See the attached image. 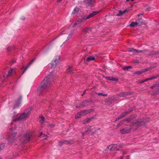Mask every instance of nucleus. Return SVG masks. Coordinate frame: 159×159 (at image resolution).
<instances>
[{"mask_svg":"<svg viewBox=\"0 0 159 159\" xmlns=\"http://www.w3.org/2000/svg\"><path fill=\"white\" fill-rule=\"evenodd\" d=\"M111 145L109 146L108 147H107L106 148L107 150L108 149H109L110 150V148H111Z\"/></svg>","mask_w":159,"mask_h":159,"instance_id":"obj_56","label":"nucleus"},{"mask_svg":"<svg viewBox=\"0 0 159 159\" xmlns=\"http://www.w3.org/2000/svg\"><path fill=\"white\" fill-rule=\"evenodd\" d=\"M92 127V126H90L89 127L87 131V132H90L93 129H92L91 128V127Z\"/></svg>","mask_w":159,"mask_h":159,"instance_id":"obj_44","label":"nucleus"},{"mask_svg":"<svg viewBox=\"0 0 159 159\" xmlns=\"http://www.w3.org/2000/svg\"><path fill=\"white\" fill-rule=\"evenodd\" d=\"M149 70V68H147L146 69L141 70L140 71H137L135 72V74L139 75H140L141 73L145 72L146 71Z\"/></svg>","mask_w":159,"mask_h":159,"instance_id":"obj_22","label":"nucleus"},{"mask_svg":"<svg viewBox=\"0 0 159 159\" xmlns=\"http://www.w3.org/2000/svg\"><path fill=\"white\" fill-rule=\"evenodd\" d=\"M124 122V121L123 120H122L120 121V122L118 123V124H117V125L116 126V127L117 128L120 127L121 125L122 124H123Z\"/></svg>","mask_w":159,"mask_h":159,"instance_id":"obj_34","label":"nucleus"},{"mask_svg":"<svg viewBox=\"0 0 159 159\" xmlns=\"http://www.w3.org/2000/svg\"><path fill=\"white\" fill-rule=\"evenodd\" d=\"M126 153H125V152H122V154H123V156H121V157H120V159H123V156Z\"/></svg>","mask_w":159,"mask_h":159,"instance_id":"obj_49","label":"nucleus"},{"mask_svg":"<svg viewBox=\"0 0 159 159\" xmlns=\"http://www.w3.org/2000/svg\"><path fill=\"white\" fill-rule=\"evenodd\" d=\"M79 11V8L77 7H76L74 9L72 12V14H77V13H78Z\"/></svg>","mask_w":159,"mask_h":159,"instance_id":"obj_30","label":"nucleus"},{"mask_svg":"<svg viewBox=\"0 0 159 159\" xmlns=\"http://www.w3.org/2000/svg\"><path fill=\"white\" fill-rule=\"evenodd\" d=\"M135 25L138 26V25H137V22L135 21V22H132L130 25L129 26L130 27H134L135 26Z\"/></svg>","mask_w":159,"mask_h":159,"instance_id":"obj_33","label":"nucleus"},{"mask_svg":"<svg viewBox=\"0 0 159 159\" xmlns=\"http://www.w3.org/2000/svg\"><path fill=\"white\" fill-rule=\"evenodd\" d=\"M51 79L50 75H49L45 77L38 86L37 92L39 95H43L48 91L51 83Z\"/></svg>","mask_w":159,"mask_h":159,"instance_id":"obj_1","label":"nucleus"},{"mask_svg":"<svg viewBox=\"0 0 159 159\" xmlns=\"http://www.w3.org/2000/svg\"><path fill=\"white\" fill-rule=\"evenodd\" d=\"M22 99V97L20 96L19 98L16 101V103L13 106V109H14L18 107L19 106L21 102V101Z\"/></svg>","mask_w":159,"mask_h":159,"instance_id":"obj_11","label":"nucleus"},{"mask_svg":"<svg viewBox=\"0 0 159 159\" xmlns=\"http://www.w3.org/2000/svg\"><path fill=\"white\" fill-rule=\"evenodd\" d=\"M25 19V18L24 17H22L21 18V19L22 20H24Z\"/></svg>","mask_w":159,"mask_h":159,"instance_id":"obj_61","label":"nucleus"},{"mask_svg":"<svg viewBox=\"0 0 159 159\" xmlns=\"http://www.w3.org/2000/svg\"><path fill=\"white\" fill-rule=\"evenodd\" d=\"M100 11H93L92 13L89 14L87 16H86V19H89L90 18L94 16H95L98 14L99 12H100Z\"/></svg>","mask_w":159,"mask_h":159,"instance_id":"obj_14","label":"nucleus"},{"mask_svg":"<svg viewBox=\"0 0 159 159\" xmlns=\"http://www.w3.org/2000/svg\"><path fill=\"white\" fill-rule=\"evenodd\" d=\"M157 77H159V75H157V76H152V77H150V78H147V79H145L143 80H141L139 81V84L143 83H144V82H145V81H147L152 80L153 79L156 78Z\"/></svg>","mask_w":159,"mask_h":159,"instance_id":"obj_15","label":"nucleus"},{"mask_svg":"<svg viewBox=\"0 0 159 159\" xmlns=\"http://www.w3.org/2000/svg\"><path fill=\"white\" fill-rule=\"evenodd\" d=\"M86 91V90H85L84 91V92L83 93L81 94V96H83L85 94Z\"/></svg>","mask_w":159,"mask_h":159,"instance_id":"obj_54","label":"nucleus"},{"mask_svg":"<svg viewBox=\"0 0 159 159\" xmlns=\"http://www.w3.org/2000/svg\"><path fill=\"white\" fill-rule=\"evenodd\" d=\"M86 20V16H82L80 18H79L78 20L74 23V25H77L79 24L82 22H84Z\"/></svg>","mask_w":159,"mask_h":159,"instance_id":"obj_9","label":"nucleus"},{"mask_svg":"<svg viewBox=\"0 0 159 159\" xmlns=\"http://www.w3.org/2000/svg\"><path fill=\"white\" fill-rule=\"evenodd\" d=\"M89 104V101L84 100L80 103L77 105L76 106V107L77 108H79L81 107H84L88 106Z\"/></svg>","mask_w":159,"mask_h":159,"instance_id":"obj_4","label":"nucleus"},{"mask_svg":"<svg viewBox=\"0 0 159 159\" xmlns=\"http://www.w3.org/2000/svg\"><path fill=\"white\" fill-rule=\"evenodd\" d=\"M83 30L85 34H86L87 33H89V32L92 31V28L85 27L83 28Z\"/></svg>","mask_w":159,"mask_h":159,"instance_id":"obj_16","label":"nucleus"},{"mask_svg":"<svg viewBox=\"0 0 159 159\" xmlns=\"http://www.w3.org/2000/svg\"><path fill=\"white\" fill-rule=\"evenodd\" d=\"M11 61L13 63L16 62L15 60L13 59H12Z\"/></svg>","mask_w":159,"mask_h":159,"instance_id":"obj_55","label":"nucleus"},{"mask_svg":"<svg viewBox=\"0 0 159 159\" xmlns=\"http://www.w3.org/2000/svg\"><path fill=\"white\" fill-rule=\"evenodd\" d=\"M31 110V108H28L22 114H21L19 117L17 119V120H21L27 118L29 116V113Z\"/></svg>","mask_w":159,"mask_h":159,"instance_id":"obj_3","label":"nucleus"},{"mask_svg":"<svg viewBox=\"0 0 159 159\" xmlns=\"http://www.w3.org/2000/svg\"><path fill=\"white\" fill-rule=\"evenodd\" d=\"M36 59V58H33L31 61H30L28 63V64L25 67V68L24 66H23L21 69L22 70L23 69H24V71L23 72L22 75L25 72L26 70L29 68L30 66L32 64V63L35 61Z\"/></svg>","mask_w":159,"mask_h":159,"instance_id":"obj_12","label":"nucleus"},{"mask_svg":"<svg viewBox=\"0 0 159 159\" xmlns=\"http://www.w3.org/2000/svg\"><path fill=\"white\" fill-rule=\"evenodd\" d=\"M95 60V58L94 57L90 56L88 57L86 60H84V63H87L89 61H90Z\"/></svg>","mask_w":159,"mask_h":159,"instance_id":"obj_24","label":"nucleus"},{"mask_svg":"<svg viewBox=\"0 0 159 159\" xmlns=\"http://www.w3.org/2000/svg\"><path fill=\"white\" fill-rule=\"evenodd\" d=\"M14 140L15 138H14L13 137L9 136L7 140L8 143L9 144H11L14 142Z\"/></svg>","mask_w":159,"mask_h":159,"instance_id":"obj_25","label":"nucleus"},{"mask_svg":"<svg viewBox=\"0 0 159 159\" xmlns=\"http://www.w3.org/2000/svg\"><path fill=\"white\" fill-rule=\"evenodd\" d=\"M93 111H94V110L93 109H90L86 110V111L87 112V113L88 114L89 113H90L92 112H93Z\"/></svg>","mask_w":159,"mask_h":159,"instance_id":"obj_42","label":"nucleus"},{"mask_svg":"<svg viewBox=\"0 0 159 159\" xmlns=\"http://www.w3.org/2000/svg\"><path fill=\"white\" fill-rule=\"evenodd\" d=\"M131 130V129H126L125 128L123 129L120 130V133L122 134H125L128 133Z\"/></svg>","mask_w":159,"mask_h":159,"instance_id":"obj_19","label":"nucleus"},{"mask_svg":"<svg viewBox=\"0 0 159 159\" xmlns=\"http://www.w3.org/2000/svg\"><path fill=\"white\" fill-rule=\"evenodd\" d=\"M16 133H13L10 136H12L14 138H15V137L16 136Z\"/></svg>","mask_w":159,"mask_h":159,"instance_id":"obj_45","label":"nucleus"},{"mask_svg":"<svg viewBox=\"0 0 159 159\" xmlns=\"http://www.w3.org/2000/svg\"><path fill=\"white\" fill-rule=\"evenodd\" d=\"M159 87V86H158L157 84H155L153 86H151L150 87V88L151 89H153V88H156V87Z\"/></svg>","mask_w":159,"mask_h":159,"instance_id":"obj_43","label":"nucleus"},{"mask_svg":"<svg viewBox=\"0 0 159 159\" xmlns=\"http://www.w3.org/2000/svg\"><path fill=\"white\" fill-rule=\"evenodd\" d=\"M23 139L22 141L23 143H26L29 142L30 139V135L28 132H26L23 136Z\"/></svg>","mask_w":159,"mask_h":159,"instance_id":"obj_7","label":"nucleus"},{"mask_svg":"<svg viewBox=\"0 0 159 159\" xmlns=\"http://www.w3.org/2000/svg\"><path fill=\"white\" fill-rule=\"evenodd\" d=\"M94 118L93 117H91L86 118L83 121V124H85L87 123H89Z\"/></svg>","mask_w":159,"mask_h":159,"instance_id":"obj_17","label":"nucleus"},{"mask_svg":"<svg viewBox=\"0 0 159 159\" xmlns=\"http://www.w3.org/2000/svg\"><path fill=\"white\" fill-rule=\"evenodd\" d=\"M143 6L145 7H147L148 6V5L147 4H143Z\"/></svg>","mask_w":159,"mask_h":159,"instance_id":"obj_60","label":"nucleus"},{"mask_svg":"<svg viewBox=\"0 0 159 159\" xmlns=\"http://www.w3.org/2000/svg\"><path fill=\"white\" fill-rule=\"evenodd\" d=\"M129 157L128 155L126 156V159H129Z\"/></svg>","mask_w":159,"mask_h":159,"instance_id":"obj_63","label":"nucleus"},{"mask_svg":"<svg viewBox=\"0 0 159 159\" xmlns=\"http://www.w3.org/2000/svg\"><path fill=\"white\" fill-rule=\"evenodd\" d=\"M129 51L130 52H133V51H135L136 49H134V48H129Z\"/></svg>","mask_w":159,"mask_h":159,"instance_id":"obj_46","label":"nucleus"},{"mask_svg":"<svg viewBox=\"0 0 159 159\" xmlns=\"http://www.w3.org/2000/svg\"><path fill=\"white\" fill-rule=\"evenodd\" d=\"M111 148H110V150L111 151H117L119 150L118 148H116L117 144H112L111 145Z\"/></svg>","mask_w":159,"mask_h":159,"instance_id":"obj_18","label":"nucleus"},{"mask_svg":"<svg viewBox=\"0 0 159 159\" xmlns=\"http://www.w3.org/2000/svg\"><path fill=\"white\" fill-rule=\"evenodd\" d=\"M5 145L4 143H2L0 145V151L2 150L4 148Z\"/></svg>","mask_w":159,"mask_h":159,"instance_id":"obj_36","label":"nucleus"},{"mask_svg":"<svg viewBox=\"0 0 159 159\" xmlns=\"http://www.w3.org/2000/svg\"><path fill=\"white\" fill-rule=\"evenodd\" d=\"M15 46L14 45L9 47L7 48V51L8 52L11 51L12 50L15 49Z\"/></svg>","mask_w":159,"mask_h":159,"instance_id":"obj_28","label":"nucleus"},{"mask_svg":"<svg viewBox=\"0 0 159 159\" xmlns=\"http://www.w3.org/2000/svg\"><path fill=\"white\" fill-rule=\"evenodd\" d=\"M136 118V116L135 115H131L129 117L125 118L123 120L124 122L126 121L127 122H129Z\"/></svg>","mask_w":159,"mask_h":159,"instance_id":"obj_13","label":"nucleus"},{"mask_svg":"<svg viewBox=\"0 0 159 159\" xmlns=\"http://www.w3.org/2000/svg\"><path fill=\"white\" fill-rule=\"evenodd\" d=\"M130 93L129 92H123L121 93L118 94V96L120 97H125L126 96L129 95Z\"/></svg>","mask_w":159,"mask_h":159,"instance_id":"obj_20","label":"nucleus"},{"mask_svg":"<svg viewBox=\"0 0 159 159\" xmlns=\"http://www.w3.org/2000/svg\"><path fill=\"white\" fill-rule=\"evenodd\" d=\"M98 95L99 96H107L108 95L107 94H103L102 93H99L98 94Z\"/></svg>","mask_w":159,"mask_h":159,"instance_id":"obj_41","label":"nucleus"},{"mask_svg":"<svg viewBox=\"0 0 159 159\" xmlns=\"http://www.w3.org/2000/svg\"><path fill=\"white\" fill-rule=\"evenodd\" d=\"M135 109V107H131L129 109H128L126 111L127 112H128V113L129 114L131 112L133 111Z\"/></svg>","mask_w":159,"mask_h":159,"instance_id":"obj_32","label":"nucleus"},{"mask_svg":"<svg viewBox=\"0 0 159 159\" xmlns=\"http://www.w3.org/2000/svg\"><path fill=\"white\" fill-rule=\"evenodd\" d=\"M73 70L72 69V67L71 66H69V68L66 71V72L68 74H71L73 73Z\"/></svg>","mask_w":159,"mask_h":159,"instance_id":"obj_27","label":"nucleus"},{"mask_svg":"<svg viewBox=\"0 0 159 159\" xmlns=\"http://www.w3.org/2000/svg\"><path fill=\"white\" fill-rule=\"evenodd\" d=\"M83 116L81 111L78 112L75 115V118L76 119H79L80 118L81 116Z\"/></svg>","mask_w":159,"mask_h":159,"instance_id":"obj_29","label":"nucleus"},{"mask_svg":"<svg viewBox=\"0 0 159 159\" xmlns=\"http://www.w3.org/2000/svg\"><path fill=\"white\" fill-rule=\"evenodd\" d=\"M75 142V141L72 139L70 140H64L63 141H59L58 142V146H61L64 144H72Z\"/></svg>","mask_w":159,"mask_h":159,"instance_id":"obj_6","label":"nucleus"},{"mask_svg":"<svg viewBox=\"0 0 159 159\" xmlns=\"http://www.w3.org/2000/svg\"><path fill=\"white\" fill-rule=\"evenodd\" d=\"M135 50V52H145L147 51L146 49L144 50H139L137 49H136Z\"/></svg>","mask_w":159,"mask_h":159,"instance_id":"obj_38","label":"nucleus"},{"mask_svg":"<svg viewBox=\"0 0 159 159\" xmlns=\"http://www.w3.org/2000/svg\"><path fill=\"white\" fill-rule=\"evenodd\" d=\"M145 120L143 118H139L135 120L134 122H132L130 125V127H133V126H135L138 127L145 125Z\"/></svg>","mask_w":159,"mask_h":159,"instance_id":"obj_2","label":"nucleus"},{"mask_svg":"<svg viewBox=\"0 0 159 159\" xmlns=\"http://www.w3.org/2000/svg\"><path fill=\"white\" fill-rule=\"evenodd\" d=\"M136 21L137 22V25L139 26H141L143 24V22L142 18H138Z\"/></svg>","mask_w":159,"mask_h":159,"instance_id":"obj_23","label":"nucleus"},{"mask_svg":"<svg viewBox=\"0 0 159 159\" xmlns=\"http://www.w3.org/2000/svg\"><path fill=\"white\" fill-rule=\"evenodd\" d=\"M39 118H40L43 121H44V120L45 119L44 117L42 115H40Z\"/></svg>","mask_w":159,"mask_h":159,"instance_id":"obj_47","label":"nucleus"},{"mask_svg":"<svg viewBox=\"0 0 159 159\" xmlns=\"http://www.w3.org/2000/svg\"><path fill=\"white\" fill-rule=\"evenodd\" d=\"M123 145V144L122 143H121L119 144L118 146L120 147H122V146Z\"/></svg>","mask_w":159,"mask_h":159,"instance_id":"obj_52","label":"nucleus"},{"mask_svg":"<svg viewBox=\"0 0 159 159\" xmlns=\"http://www.w3.org/2000/svg\"><path fill=\"white\" fill-rule=\"evenodd\" d=\"M84 2L87 6L93 7L95 2L94 0H84Z\"/></svg>","mask_w":159,"mask_h":159,"instance_id":"obj_10","label":"nucleus"},{"mask_svg":"<svg viewBox=\"0 0 159 159\" xmlns=\"http://www.w3.org/2000/svg\"><path fill=\"white\" fill-rule=\"evenodd\" d=\"M104 78L107 80H112L117 81L118 80V79L113 77V76H107L105 77Z\"/></svg>","mask_w":159,"mask_h":159,"instance_id":"obj_21","label":"nucleus"},{"mask_svg":"<svg viewBox=\"0 0 159 159\" xmlns=\"http://www.w3.org/2000/svg\"><path fill=\"white\" fill-rule=\"evenodd\" d=\"M127 11V10H125L124 11H122L121 10L119 11V13L117 14V16H121L123 14L125 13L126 11Z\"/></svg>","mask_w":159,"mask_h":159,"instance_id":"obj_31","label":"nucleus"},{"mask_svg":"<svg viewBox=\"0 0 159 159\" xmlns=\"http://www.w3.org/2000/svg\"><path fill=\"white\" fill-rule=\"evenodd\" d=\"M158 53H159V52H158V51H155L154 52H152V53H151V54H152V55H155V54H158Z\"/></svg>","mask_w":159,"mask_h":159,"instance_id":"obj_48","label":"nucleus"},{"mask_svg":"<svg viewBox=\"0 0 159 159\" xmlns=\"http://www.w3.org/2000/svg\"><path fill=\"white\" fill-rule=\"evenodd\" d=\"M128 112H127V111H125V112H122L121 114L124 117H125V116L126 115H128Z\"/></svg>","mask_w":159,"mask_h":159,"instance_id":"obj_40","label":"nucleus"},{"mask_svg":"<svg viewBox=\"0 0 159 159\" xmlns=\"http://www.w3.org/2000/svg\"><path fill=\"white\" fill-rule=\"evenodd\" d=\"M12 70H9L8 72V74H5L3 75V77L5 78H8L12 74Z\"/></svg>","mask_w":159,"mask_h":159,"instance_id":"obj_26","label":"nucleus"},{"mask_svg":"<svg viewBox=\"0 0 159 159\" xmlns=\"http://www.w3.org/2000/svg\"><path fill=\"white\" fill-rule=\"evenodd\" d=\"M87 133V131H84V132L83 133H82V134H86V133Z\"/></svg>","mask_w":159,"mask_h":159,"instance_id":"obj_57","label":"nucleus"},{"mask_svg":"<svg viewBox=\"0 0 159 159\" xmlns=\"http://www.w3.org/2000/svg\"><path fill=\"white\" fill-rule=\"evenodd\" d=\"M138 62H139V61L137 60H135L134 61V62H135V63H138Z\"/></svg>","mask_w":159,"mask_h":159,"instance_id":"obj_62","label":"nucleus"},{"mask_svg":"<svg viewBox=\"0 0 159 159\" xmlns=\"http://www.w3.org/2000/svg\"><path fill=\"white\" fill-rule=\"evenodd\" d=\"M42 134H43V133L42 132H41V133H39V134L38 135V137H40L42 135Z\"/></svg>","mask_w":159,"mask_h":159,"instance_id":"obj_53","label":"nucleus"},{"mask_svg":"<svg viewBox=\"0 0 159 159\" xmlns=\"http://www.w3.org/2000/svg\"><path fill=\"white\" fill-rule=\"evenodd\" d=\"M132 67L131 66H125L123 68V69L124 70H128L129 69L132 68Z\"/></svg>","mask_w":159,"mask_h":159,"instance_id":"obj_35","label":"nucleus"},{"mask_svg":"<svg viewBox=\"0 0 159 159\" xmlns=\"http://www.w3.org/2000/svg\"><path fill=\"white\" fill-rule=\"evenodd\" d=\"M73 32H74V31H72L71 33H70L69 34V37H71L72 34H73Z\"/></svg>","mask_w":159,"mask_h":159,"instance_id":"obj_51","label":"nucleus"},{"mask_svg":"<svg viewBox=\"0 0 159 159\" xmlns=\"http://www.w3.org/2000/svg\"><path fill=\"white\" fill-rule=\"evenodd\" d=\"M9 64L10 66H11L13 64V63L11 61L10 62Z\"/></svg>","mask_w":159,"mask_h":159,"instance_id":"obj_59","label":"nucleus"},{"mask_svg":"<svg viewBox=\"0 0 159 159\" xmlns=\"http://www.w3.org/2000/svg\"><path fill=\"white\" fill-rule=\"evenodd\" d=\"M114 97L113 96L109 97L104 99L105 104L108 105H110L112 104L113 102Z\"/></svg>","mask_w":159,"mask_h":159,"instance_id":"obj_8","label":"nucleus"},{"mask_svg":"<svg viewBox=\"0 0 159 159\" xmlns=\"http://www.w3.org/2000/svg\"><path fill=\"white\" fill-rule=\"evenodd\" d=\"M143 15V14H139L137 16L138 17H139L141 15Z\"/></svg>","mask_w":159,"mask_h":159,"instance_id":"obj_64","label":"nucleus"},{"mask_svg":"<svg viewBox=\"0 0 159 159\" xmlns=\"http://www.w3.org/2000/svg\"><path fill=\"white\" fill-rule=\"evenodd\" d=\"M60 56H57L56 58L52 61L51 63V68H54L56 67L57 64L60 62Z\"/></svg>","mask_w":159,"mask_h":159,"instance_id":"obj_5","label":"nucleus"},{"mask_svg":"<svg viewBox=\"0 0 159 159\" xmlns=\"http://www.w3.org/2000/svg\"><path fill=\"white\" fill-rule=\"evenodd\" d=\"M159 92V88H158V89L157 90L155 91L154 92L155 93V94H157Z\"/></svg>","mask_w":159,"mask_h":159,"instance_id":"obj_50","label":"nucleus"},{"mask_svg":"<svg viewBox=\"0 0 159 159\" xmlns=\"http://www.w3.org/2000/svg\"><path fill=\"white\" fill-rule=\"evenodd\" d=\"M80 111L81 113V114H82L83 116H84L85 115L88 114L87 113V112L86 111V110H82V111Z\"/></svg>","mask_w":159,"mask_h":159,"instance_id":"obj_39","label":"nucleus"},{"mask_svg":"<svg viewBox=\"0 0 159 159\" xmlns=\"http://www.w3.org/2000/svg\"><path fill=\"white\" fill-rule=\"evenodd\" d=\"M124 117V116H123L120 114V115L118 116V117L115 120L116 121H117L118 120H120Z\"/></svg>","mask_w":159,"mask_h":159,"instance_id":"obj_37","label":"nucleus"},{"mask_svg":"<svg viewBox=\"0 0 159 159\" xmlns=\"http://www.w3.org/2000/svg\"><path fill=\"white\" fill-rule=\"evenodd\" d=\"M150 7H149L147 8V10L148 11H149L150 10Z\"/></svg>","mask_w":159,"mask_h":159,"instance_id":"obj_58","label":"nucleus"}]
</instances>
